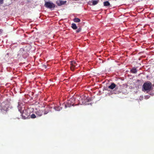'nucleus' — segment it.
I'll return each instance as SVG.
<instances>
[{
  "label": "nucleus",
  "mask_w": 154,
  "mask_h": 154,
  "mask_svg": "<svg viewBox=\"0 0 154 154\" xmlns=\"http://www.w3.org/2000/svg\"><path fill=\"white\" fill-rule=\"evenodd\" d=\"M19 111L21 114V116L23 119H27L29 116L30 113L28 109H26L25 106H18Z\"/></svg>",
  "instance_id": "f257e3e1"
},
{
  "label": "nucleus",
  "mask_w": 154,
  "mask_h": 154,
  "mask_svg": "<svg viewBox=\"0 0 154 154\" xmlns=\"http://www.w3.org/2000/svg\"><path fill=\"white\" fill-rule=\"evenodd\" d=\"M143 91H144L148 92L151 89V84L149 82L145 83L143 85Z\"/></svg>",
  "instance_id": "f03ea898"
},
{
  "label": "nucleus",
  "mask_w": 154,
  "mask_h": 154,
  "mask_svg": "<svg viewBox=\"0 0 154 154\" xmlns=\"http://www.w3.org/2000/svg\"><path fill=\"white\" fill-rule=\"evenodd\" d=\"M89 101L88 99L85 96H82V97L81 100H80L79 103L80 104L82 105H89V103H88L86 101Z\"/></svg>",
  "instance_id": "7ed1b4c3"
},
{
  "label": "nucleus",
  "mask_w": 154,
  "mask_h": 154,
  "mask_svg": "<svg viewBox=\"0 0 154 154\" xmlns=\"http://www.w3.org/2000/svg\"><path fill=\"white\" fill-rule=\"evenodd\" d=\"M45 5L46 8L50 9L54 8L55 7V5L50 2H45Z\"/></svg>",
  "instance_id": "20e7f679"
},
{
  "label": "nucleus",
  "mask_w": 154,
  "mask_h": 154,
  "mask_svg": "<svg viewBox=\"0 0 154 154\" xmlns=\"http://www.w3.org/2000/svg\"><path fill=\"white\" fill-rule=\"evenodd\" d=\"M79 66V65L75 61H71L70 68L72 70H73L75 68Z\"/></svg>",
  "instance_id": "39448f33"
},
{
  "label": "nucleus",
  "mask_w": 154,
  "mask_h": 154,
  "mask_svg": "<svg viewBox=\"0 0 154 154\" xmlns=\"http://www.w3.org/2000/svg\"><path fill=\"white\" fill-rule=\"evenodd\" d=\"M0 109L2 112L5 113L7 111L8 108L7 106H0Z\"/></svg>",
  "instance_id": "423d86ee"
},
{
  "label": "nucleus",
  "mask_w": 154,
  "mask_h": 154,
  "mask_svg": "<svg viewBox=\"0 0 154 154\" xmlns=\"http://www.w3.org/2000/svg\"><path fill=\"white\" fill-rule=\"evenodd\" d=\"M71 100H69L68 101L67 105L68 106H74L75 105L74 104V103L73 102H72V100H74V99L72 98Z\"/></svg>",
  "instance_id": "0eeeda50"
},
{
  "label": "nucleus",
  "mask_w": 154,
  "mask_h": 154,
  "mask_svg": "<svg viewBox=\"0 0 154 154\" xmlns=\"http://www.w3.org/2000/svg\"><path fill=\"white\" fill-rule=\"evenodd\" d=\"M66 1H58L57 2V3L58 6H60L64 5L66 3Z\"/></svg>",
  "instance_id": "6e6552de"
},
{
  "label": "nucleus",
  "mask_w": 154,
  "mask_h": 154,
  "mask_svg": "<svg viewBox=\"0 0 154 154\" xmlns=\"http://www.w3.org/2000/svg\"><path fill=\"white\" fill-rule=\"evenodd\" d=\"M42 111L41 110H38V111H37L36 112V114L37 115H38V116H42Z\"/></svg>",
  "instance_id": "1a4fd4ad"
},
{
  "label": "nucleus",
  "mask_w": 154,
  "mask_h": 154,
  "mask_svg": "<svg viewBox=\"0 0 154 154\" xmlns=\"http://www.w3.org/2000/svg\"><path fill=\"white\" fill-rule=\"evenodd\" d=\"M116 85L115 84L113 83L109 86V88L110 89H113L116 87Z\"/></svg>",
  "instance_id": "9d476101"
},
{
  "label": "nucleus",
  "mask_w": 154,
  "mask_h": 154,
  "mask_svg": "<svg viewBox=\"0 0 154 154\" xmlns=\"http://www.w3.org/2000/svg\"><path fill=\"white\" fill-rule=\"evenodd\" d=\"M54 109H55V110L59 111L61 109V108L60 106H54Z\"/></svg>",
  "instance_id": "9b49d317"
},
{
  "label": "nucleus",
  "mask_w": 154,
  "mask_h": 154,
  "mask_svg": "<svg viewBox=\"0 0 154 154\" xmlns=\"http://www.w3.org/2000/svg\"><path fill=\"white\" fill-rule=\"evenodd\" d=\"M98 0H94L92 1V4L93 5H94L97 4L98 2Z\"/></svg>",
  "instance_id": "f8f14e48"
},
{
  "label": "nucleus",
  "mask_w": 154,
  "mask_h": 154,
  "mask_svg": "<svg viewBox=\"0 0 154 154\" xmlns=\"http://www.w3.org/2000/svg\"><path fill=\"white\" fill-rule=\"evenodd\" d=\"M73 20L74 22L76 23L79 22L80 21V19L78 18H75Z\"/></svg>",
  "instance_id": "ddd939ff"
},
{
  "label": "nucleus",
  "mask_w": 154,
  "mask_h": 154,
  "mask_svg": "<svg viewBox=\"0 0 154 154\" xmlns=\"http://www.w3.org/2000/svg\"><path fill=\"white\" fill-rule=\"evenodd\" d=\"M72 27L73 29H77L76 25L75 23H72Z\"/></svg>",
  "instance_id": "4468645a"
},
{
  "label": "nucleus",
  "mask_w": 154,
  "mask_h": 154,
  "mask_svg": "<svg viewBox=\"0 0 154 154\" xmlns=\"http://www.w3.org/2000/svg\"><path fill=\"white\" fill-rule=\"evenodd\" d=\"M104 5L105 6H108L110 5V3L108 1H106L103 2Z\"/></svg>",
  "instance_id": "2eb2a0df"
},
{
  "label": "nucleus",
  "mask_w": 154,
  "mask_h": 154,
  "mask_svg": "<svg viewBox=\"0 0 154 154\" xmlns=\"http://www.w3.org/2000/svg\"><path fill=\"white\" fill-rule=\"evenodd\" d=\"M24 51V50L23 49H21L19 52L18 55H22L23 54V52Z\"/></svg>",
  "instance_id": "dca6fc26"
},
{
  "label": "nucleus",
  "mask_w": 154,
  "mask_h": 154,
  "mask_svg": "<svg viewBox=\"0 0 154 154\" xmlns=\"http://www.w3.org/2000/svg\"><path fill=\"white\" fill-rule=\"evenodd\" d=\"M131 71L133 73H136L137 71L136 69H132L131 70Z\"/></svg>",
  "instance_id": "f3484780"
},
{
  "label": "nucleus",
  "mask_w": 154,
  "mask_h": 154,
  "mask_svg": "<svg viewBox=\"0 0 154 154\" xmlns=\"http://www.w3.org/2000/svg\"><path fill=\"white\" fill-rule=\"evenodd\" d=\"M31 118H35L36 117V116L34 114H32L31 115Z\"/></svg>",
  "instance_id": "a211bd4d"
},
{
  "label": "nucleus",
  "mask_w": 154,
  "mask_h": 154,
  "mask_svg": "<svg viewBox=\"0 0 154 154\" xmlns=\"http://www.w3.org/2000/svg\"><path fill=\"white\" fill-rule=\"evenodd\" d=\"M81 28H79L76 31V32H80L81 31Z\"/></svg>",
  "instance_id": "6ab92c4d"
},
{
  "label": "nucleus",
  "mask_w": 154,
  "mask_h": 154,
  "mask_svg": "<svg viewBox=\"0 0 154 154\" xmlns=\"http://www.w3.org/2000/svg\"><path fill=\"white\" fill-rule=\"evenodd\" d=\"M49 111H45V110L44 112V114H47L48 112Z\"/></svg>",
  "instance_id": "aec40b11"
},
{
  "label": "nucleus",
  "mask_w": 154,
  "mask_h": 154,
  "mask_svg": "<svg viewBox=\"0 0 154 154\" xmlns=\"http://www.w3.org/2000/svg\"><path fill=\"white\" fill-rule=\"evenodd\" d=\"M45 69L47 68V66L46 65H44L42 66Z\"/></svg>",
  "instance_id": "412c9836"
},
{
  "label": "nucleus",
  "mask_w": 154,
  "mask_h": 154,
  "mask_svg": "<svg viewBox=\"0 0 154 154\" xmlns=\"http://www.w3.org/2000/svg\"><path fill=\"white\" fill-rule=\"evenodd\" d=\"M3 0H0V4H2L3 3Z\"/></svg>",
  "instance_id": "4be33fe9"
},
{
  "label": "nucleus",
  "mask_w": 154,
  "mask_h": 154,
  "mask_svg": "<svg viewBox=\"0 0 154 154\" xmlns=\"http://www.w3.org/2000/svg\"><path fill=\"white\" fill-rule=\"evenodd\" d=\"M38 104H39V103L36 102L35 104V105H38Z\"/></svg>",
  "instance_id": "5701e85b"
},
{
  "label": "nucleus",
  "mask_w": 154,
  "mask_h": 154,
  "mask_svg": "<svg viewBox=\"0 0 154 154\" xmlns=\"http://www.w3.org/2000/svg\"><path fill=\"white\" fill-rule=\"evenodd\" d=\"M18 105H19V106H20L21 104H20L19 103Z\"/></svg>",
  "instance_id": "b1692460"
},
{
  "label": "nucleus",
  "mask_w": 154,
  "mask_h": 154,
  "mask_svg": "<svg viewBox=\"0 0 154 154\" xmlns=\"http://www.w3.org/2000/svg\"><path fill=\"white\" fill-rule=\"evenodd\" d=\"M65 106H67V105H65Z\"/></svg>",
  "instance_id": "393cba45"
}]
</instances>
